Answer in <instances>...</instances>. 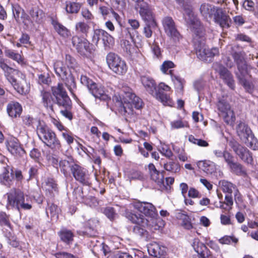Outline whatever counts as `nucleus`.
Returning a JSON list of instances; mask_svg holds the SVG:
<instances>
[{"mask_svg": "<svg viewBox=\"0 0 258 258\" xmlns=\"http://www.w3.org/2000/svg\"><path fill=\"white\" fill-rule=\"evenodd\" d=\"M133 206L144 214L148 219L140 214H134L128 211L125 212V216L132 223L136 224L143 227H153L154 224L158 221V222L163 225V221L161 220H157L154 218L156 216L155 207L150 203L135 202L132 204Z\"/></svg>", "mask_w": 258, "mask_h": 258, "instance_id": "f257e3e1", "label": "nucleus"}, {"mask_svg": "<svg viewBox=\"0 0 258 258\" xmlns=\"http://www.w3.org/2000/svg\"><path fill=\"white\" fill-rule=\"evenodd\" d=\"M205 31L202 28L197 32L193 38V43L197 57L201 60L210 62L211 59L219 54V50L216 48L210 49L205 43Z\"/></svg>", "mask_w": 258, "mask_h": 258, "instance_id": "f03ea898", "label": "nucleus"}, {"mask_svg": "<svg viewBox=\"0 0 258 258\" xmlns=\"http://www.w3.org/2000/svg\"><path fill=\"white\" fill-rule=\"evenodd\" d=\"M53 69L56 75L64 83L70 93L74 98H76L75 91L77 89V84L74 76L60 60H56L53 63Z\"/></svg>", "mask_w": 258, "mask_h": 258, "instance_id": "7ed1b4c3", "label": "nucleus"}, {"mask_svg": "<svg viewBox=\"0 0 258 258\" xmlns=\"http://www.w3.org/2000/svg\"><path fill=\"white\" fill-rule=\"evenodd\" d=\"M37 134L39 138L47 146L52 149H59L61 144L55 133L44 124L40 122L37 127Z\"/></svg>", "mask_w": 258, "mask_h": 258, "instance_id": "20e7f679", "label": "nucleus"}, {"mask_svg": "<svg viewBox=\"0 0 258 258\" xmlns=\"http://www.w3.org/2000/svg\"><path fill=\"white\" fill-rule=\"evenodd\" d=\"M176 2L184 11L185 20L190 28L194 30L195 35H196L197 32L201 28L205 31L203 26L201 24V22L193 13L190 5L183 0H176Z\"/></svg>", "mask_w": 258, "mask_h": 258, "instance_id": "39448f33", "label": "nucleus"}, {"mask_svg": "<svg viewBox=\"0 0 258 258\" xmlns=\"http://www.w3.org/2000/svg\"><path fill=\"white\" fill-rule=\"evenodd\" d=\"M106 59L109 69L116 75L123 76L127 72V66L125 61L115 53L109 52Z\"/></svg>", "mask_w": 258, "mask_h": 258, "instance_id": "423d86ee", "label": "nucleus"}, {"mask_svg": "<svg viewBox=\"0 0 258 258\" xmlns=\"http://www.w3.org/2000/svg\"><path fill=\"white\" fill-rule=\"evenodd\" d=\"M80 81L83 85L87 87L91 93L96 98H98L103 101L110 100V97L105 93L104 88L96 84L87 76L82 75Z\"/></svg>", "mask_w": 258, "mask_h": 258, "instance_id": "0eeeda50", "label": "nucleus"}, {"mask_svg": "<svg viewBox=\"0 0 258 258\" xmlns=\"http://www.w3.org/2000/svg\"><path fill=\"white\" fill-rule=\"evenodd\" d=\"M8 206L16 208L19 210L20 208L24 210H30L32 208L30 204L25 203L24 194L20 190L14 189L7 194Z\"/></svg>", "mask_w": 258, "mask_h": 258, "instance_id": "6e6552de", "label": "nucleus"}, {"mask_svg": "<svg viewBox=\"0 0 258 258\" xmlns=\"http://www.w3.org/2000/svg\"><path fill=\"white\" fill-rule=\"evenodd\" d=\"M51 91L55 97V102L58 106L67 109L71 107L72 101L62 83H59L56 86L52 87Z\"/></svg>", "mask_w": 258, "mask_h": 258, "instance_id": "1a4fd4ad", "label": "nucleus"}, {"mask_svg": "<svg viewBox=\"0 0 258 258\" xmlns=\"http://www.w3.org/2000/svg\"><path fill=\"white\" fill-rule=\"evenodd\" d=\"M230 55L236 64L238 72L237 73L243 74H249L251 70L254 68L250 64L246 63L245 59V53L243 51H237L234 47H231Z\"/></svg>", "mask_w": 258, "mask_h": 258, "instance_id": "9d476101", "label": "nucleus"}, {"mask_svg": "<svg viewBox=\"0 0 258 258\" xmlns=\"http://www.w3.org/2000/svg\"><path fill=\"white\" fill-rule=\"evenodd\" d=\"M220 115L228 124H232L235 121V117L230 106L224 97L220 98L217 104Z\"/></svg>", "mask_w": 258, "mask_h": 258, "instance_id": "9b49d317", "label": "nucleus"}, {"mask_svg": "<svg viewBox=\"0 0 258 258\" xmlns=\"http://www.w3.org/2000/svg\"><path fill=\"white\" fill-rule=\"evenodd\" d=\"M165 33L175 43L179 42L182 37L176 29L175 24L170 17H165L162 21Z\"/></svg>", "mask_w": 258, "mask_h": 258, "instance_id": "f8f14e48", "label": "nucleus"}, {"mask_svg": "<svg viewBox=\"0 0 258 258\" xmlns=\"http://www.w3.org/2000/svg\"><path fill=\"white\" fill-rule=\"evenodd\" d=\"M229 145L235 153L244 162L248 164L252 162L251 154L246 148L243 147L234 140L230 141L229 142Z\"/></svg>", "mask_w": 258, "mask_h": 258, "instance_id": "ddd939ff", "label": "nucleus"}, {"mask_svg": "<svg viewBox=\"0 0 258 258\" xmlns=\"http://www.w3.org/2000/svg\"><path fill=\"white\" fill-rule=\"evenodd\" d=\"M71 173L75 180L82 184L88 185L91 183L89 171L78 164H76Z\"/></svg>", "mask_w": 258, "mask_h": 258, "instance_id": "4468645a", "label": "nucleus"}, {"mask_svg": "<svg viewBox=\"0 0 258 258\" xmlns=\"http://www.w3.org/2000/svg\"><path fill=\"white\" fill-rule=\"evenodd\" d=\"M73 45L77 52L82 55H87L91 52V44L85 38H81L77 35L72 38Z\"/></svg>", "mask_w": 258, "mask_h": 258, "instance_id": "2eb2a0df", "label": "nucleus"}, {"mask_svg": "<svg viewBox=\"0 0 258 258\" xmlns=\"http://www.w3.org/2000/svg\"><path fill=\"white\" fill-rule=\"evenodd\" d=\"M100 40L102 41L106 49L110 48L114 42L113 38L106 31L102 29H96L94 31L92 41L97 44Z\"/></svg>", "mask_w": 258, "mask_h": 258, "instance_id": "dca6fc26", "label": "nucleus"}, {"mask_svg": "<svg viewBox=\"0 0 258 258\" xmlns=\"http://www.w3.org/2000/svg\"><path fill=\"white\" fill-rule=\"evenodd\" d=\"M218 73L220 78L231 90H234L235 83L232 74L226 68L222 65H219Z\"/></svg>", "mask_w": 258, "mask_h": 258, "instance_id": "f3484780", "label": "nucleus"}, {"mask_svg": "<svg viewBox=\"0 0 258 258\" xmlns=\"http://www.w3.org/2000/svg\"><path fill=\"white\" fill-rule=\"evenodd\" d=\"M170 87L163 83L159 84L158 90H156L154 97L165 105H171L172 101L169 95L163 91H169Z\"/></svg>", "mask_w": 258, "mask_h": 258, "instance_id": "a211bd4d", "label": "nucleus"}, {"mask_svg": "<svg viewBox=\"0 0 258 258\" xmlns=\"http://www.w3.org/2000/svg\"><path fill=\"white\" fill-rule=\"evenodd\" d=\"M215 22L222 28H228L230 26V18L227 15L221 8H218L213 16Z\"/></svg>", "mask_w": 258, "mask_h": 258, "instance_id": "6ab92c4d", "label": "nucleus"}, {"mask_svg": "<svg viewBox=\"0 0 258 258\" xmlns=\"http://www.w3.org/2000/svg\"><path fill=\"white\" fill-rule=\"evenodd\" d=\"M138 11L145 24L157 23L155 15L149 4L139 9Z\"/></svg>", "mask_w": 258, "mask_h": 258, "instance_id": "aec40b11", "label": "nucleus"}, {"mask_svg": "<svg viewBox=\"0 0 258 258\" xmlns=\"http://www.w3.org/2000/svg\"><path fill=\"white\" fill-rule=\"evenodd\" d=\"M76 164L77 163L75 162L72 156H68L66 159L60 160L59 162V166L61 172L64 176H68L69 173V169L71 172Z\"/></svg>", "mask_w": 258, "mask_h": 258, "instance_id": "412c9836", "label": "nucleus"}, {"mask_svg": "<svg viewBox=\"0 0 258 258\" xmlns=\"http://www.w3.org/2000/svg\"><path fill=\"white\" fill-rule=\"evenodd\" d=\"M149 254L153 256L160 257L166 254V248L161 246L159 243H150L147 245Z\"/></svg>", "mask_w": 258, "mask_h": 258, "instance_id": "4be33fe9", "label": "nucleus"}, {"mask_svg": "<svg viewBox=\"0 0 258 258\" xmlns=\"http://www.w3.org/2000/svg\"><path fill=\"white\" fill-rule=\"evenodd\" d=\"M21 105L16 101H11L7 106V111L8 115L12 118L19 117L22 112Z\"/></svg>", "mask_w": 258, "mask_h": 258, "instance_id": "5701e85b", "label": "nucleus"}, {"mask_svg": "<svg viewBox=\"0 0 258 258\" xmlns=\"http://www.w3.org/2000/svg\"><path fill=\"white\" fill-rule=\"evenodd\" d=\"M150 177L152 180L156 182L158 185H164V174L158 171L155 165L150 163L148 165Z\"/></svg>", "mask_w": 258, "mask_h": 258, "instance_id": "b1692460", "label": "nucleus"}, {"mask_svg": "<svg viewBox=\"0 0 258 258\" xmlns=\"http://www.w3.org/2000/svg\"><path fill=\"white\" fill-rule=\"evenodd\" d=\"M141 81L146 91L154 97L156 89L154 80L150 77L143 76L141 77Z\"/></svg>", "mask_w": 258, "mask_h": 258, "instance_id": "393cba45", "label": "nucleus"}, {"mask_svg": "<svg viewBox=\"0 0 258 258\" xmlns=\"http://www.w3.org/2000/svg\"><path fill=\"white\" fill-rule=\"evenodd\" d=\"M218 9V7L209 4L204 3L201 5L200 11L202 16L208 19L213 17Z\"/></svg>", "mask_w": 258, "mask_h": 258, "instance_id": "a878e982", "label": "nucleus"}, {"mask_svg": "<svg viewBox=\"0 0 258 258\" xmlns=\"http://www.w3.org/2000/svg\"><path fill=\"white\" fill-rule=\"evenodd\" d=\"M219 186L223 192L227 193L228 194H232L233 191H234V196L235 197L237 196V194L238 192V190L236 186L226 180L219 181Z\"/></svg>", "mask_w": 258, "mask_h": 258, "instance_id": "bb28decb", "label": "nucleus"}, {"mask_svg": "<svg viewBox=\"0 0 258 258\" xmlns=\"http://www.w3.org/2000/svg\"><path fill=\"white\" fill-rule=\"evenodd\" d=\"M236 130L237 135L242 142L245 140V138L252 133L248 125L243 122H240L236 125Z\"/></svg>", "mask_w": 258, "mask_h": 258, "instance_id": "cd10ccee", "label": "nucleus"}, {"mask_svg": "<svg viewBox=\"0 0 258 258\" xmlns=\"http://www.w3.org/2000/svg\"><path fill=\"white\" fill-rule=\"evenodd\" d=\"M29 14L31 17V21H32V25H33V22L38 24L42 23L43 19L45 18V14L42 10L38 7L31 9L29 11Z\"/></svg>", "mask_w": 258, "mask_h": 258, "instance_id": "c85d7f7f", "label": "nucleus"}, {"mask_svg": "<svg viewBox=\"0 0 258 258\" xmlns=\"http://www.w3.org/2000/svg\"><path fill=\"white\" fill-rule=\"evenodd\" d=\"M51 24L57 34L61 37L67 38L71 36L70 31L57 21L52 20Z\"/></svg>", "mask_w": 258, "mask_h": 258, "instance_id": "c756f323", "label": "nucleus"}, {"mask_svg": "<svg viewBox=\"0 0 258 258\" xmlns=\"http://www.w3.org/2000/svg\"><path fill=\"white\" fill-rule=\"evenodd\" d=\"M40 96L42 100L41 102L43 106L46 108L49 109L52 111H53V104L54 101L51 93L49 92L42 90L40 92Z\"/></svg>", "mask_w": 258, "mask_h": 258, "instance_id": "7c9ffc66", "label": "nucleus"}, {"mask_svg": "<svg viewBox=\"0 0 258 258\" xmlns=\"http://www.w3.org/2000/svg\"><path fill=\"white\" fill-rule=\"evenodd\" d=\"M198 166L207 174H212L216 170V165L209 160L201 161L198 162Z\"/></svg>", "mask_w": 258, "mask_h": 258, "instance_id": "2f4dec72", "label": "nucleus"}, {"mask_svg": "<svg viewBox=\"0 0 258 258\" xmlns=\"http://www.w3.org/2000/svg\"><path fill=\"white\" fill-rule=\"evenodd\" d=\"M7 147L9 152L13 155L19 154L22 150L18 140L16 138H12L8 141Z\"/></svg>", "mask_w": 258, "mask_h": 258, "instance_id": "473e14b6", "label": "nucleus"}, {"mask_svg": "<svg viewBox=\"0 0 258 258\" xmlns=\"http://www.w3.org/2000/svg\"><path fill=\"white\" fill-rule=\"evenodd\" d=\"M192 246L201 258H206L209 255V250L204 243H192Z\"/></svg>", "mask_w": 258, "mask_h": 258, "instance_id": "72a5a7b5", "label": "nucleus"}, {"mask_svg": "<svg viewBox=\"0 0 258 258\" xmlns=\"http://www.w3.org/2000/svg\"><path fill=\"white\" fill-rule=\"evenodd\" d=\"M124 98H127L131 102L133 106L137 109H140L143 107V102L141 98L137 96L135 94L131 92L125 93Z\"/></svg>", "mask_w": 258, "mask_h": 258, "instance_id": "f704fd0d", "label": "nucleus"}, {"mask_svg": "<svg viewBox=\"0 0 258 258\" xmlns=\"http://www.w3.org/2000/svg\"><path fill=\"white\" fill-rule=\"evenodd\" d=\"M124 99L125 100L123 103L121 101H119L120 105V111L121 113H123L124 115H125L126 114L133 115L134 114L133 105L127 98H124Z\"/></svg>", "mask_w": 258, "mask_h": 258, "instance_id": "c9c22d12", "label": "nucleus"}, {"mask_svg": "<svg viewBox=\"0 0 258 258\" xmlns=\"http://www.w3.org/2000/svg\"><path fill=\"white\" fill-rule=\"evenodd\" d=\"M249 74H250L242 75L239 73H235L239 84L244 87L247 92L252 93L253 90V86L245 78L246 75H249Z\"/></svg>", "mask_w": 258, "mask_h": 258, "instance_id": "e433bc0d", "label": "nucleus"}, {"mask_svg": "<svg viewBox=\"0 0 258 258\" xmlns=\"http://www.w3.org/2000/svg\"><path fill=\"white\" fill-rule=\"evenodd\" d=\"M14 176L11 173L9 172V170L5 168L3 173L0 175V180L1 182L6 186H10L13 183Z\"/></svg>", "mask_w": 258, "mask_h": 258, "instance_id": "4c0bfd02", "label": "nucleus"}, {"mask_svg": "<svg viewBox=\"0 0 258 258\" xmlns=\"http://www.w3.org/2000/svg\"><path fill=\"white\" fill-rule=\"evenodd\" d=\"M81 5L78 3L67 2L65 5V10L68 14H77L81 8Z\"/></svg>", "mask_w": 258, "mask_h": 258, "instance_id": "58836bf2", "label": "nucleus"}, {"mask_svg": "<svg viewBox=\"0 0 258 258\" xmlns=\"http://www.w3.org/2000/svg\"><path fill=\"white\" fill-rule=\"evenodd\" d=\"M242 142L253 150H258V141L252 133L245 138V140H243Z\"/></svg>", "mask_w": 258, "mask_h": 258, "instance_id": "ea45409f", "label": "nucleus"}, {"mask_svg": "<svg viewBox=\"0 0 258 258\" xmlns=\"http://www.w3.org/2000/svg\"><path fill=\"white\" fill-rule=\"evenodd\" d=\"M176 218L182 220L181 225L187 229L192 228V225L190 221L189 217L185 214L178 212L176 214Z\"/></svg>", "mask_w": 258, "mask_h": 258, "instance_id": "a19ab883", "label": "nucleus"}, {"mask_svg": "<svg viewBox=\"0 0 258 258\" xmlns=\"http://www.w3.org/2000/svg\"><path fill=\"white\" fill-rule=\"evenodd\" d=\"M90 26L84 22H79L76 24L75 30L78 34L86 36L89 31Z\"/></svg>", "mask_w": 258, "mask_h": 258, "instance_id": "79ce46f5", "label": "nucleus"}, {"mask_svg": "<svg viewBox=\"0 0 258 258\" xmlns=\"http://www.w3.org/2000/svg\"><path fill=\"white\" fill-rule=\"evenodd\" d=\"M61 240L64 242H70L73 240L74 235L72 231L67 229H62L58 233Z\"/></svg>", "mask_w": 258, "mask_h": 258, "instance_id": "37998d69", "label": "nucleus"}, {"mask_svg": "<svg viewBox=\"0 0 258 258\" xmlns=\"http://www.w3.org/2000/svg\"><path fill=\"white\" fill-rule=\"evenodd\" d=\"M0 68L4 71L5 76L7 77L8 76L17 74L18 71L8 66L3 59H0Z\"/></svg>", "mask_w": 258, "mask_h": 258, "instance_id": "c03bdc74", "label": "nucleus"}, {"mask_svg": "<svg viewBox=\"0 0 258 258\" xmlns=\"http://www.w3.org/2000/svg\"><path fill=\"white\" fill-rule=\"evenodd\" d=\"M157 26V23L145 24L143 32L147 38H150L152 36L153 31Z\"/></svg>", "mask_w": 258, "mask_h": 258, "instance_id": "a18cd8bd", "label": "nucleus"}, {"mask_svg": "<svg viewBox=\"0 0 258 258\" xmlns=\"http://www.w3.org/2000/svg\"><path fill=\"white\" fill-rule=\"evenodd\" d=\"M164 168L167 171L173 173H177L180 170L179 164L173 161H170L165 163L164 164Z\"/></svg>", "mask_w": 258, "mask_h": 258, "instance_id": "49530a36", "label": "nucleus"}, {"mask_svg": "<svg viewBox=\"0 0 258 258\" xmlns=\"http://www.w3.org/2000/svg\"><path fill=\"white\" fill-rule=\"evenodd\" d=\"M44 186L45 189L49 192H52L53 190L55 191L57 189V184L52 178L46 179L44 181Z\"/></svg>", "mask_w": 258, "mask_h": 258, "instance_id": "de8ad7c7", "label": "nucleus"}, {"mask_svg": "<svg viewBox=\"0 0 258 258\" xmlns=\"http://www.w3.org/2000/svg\"><path fill=\"white\" fill-rule=\"evenodd\" d=\"M73 196L76 198V199L81 203L84 202V200L86 197L84 195L83 188L80 186H78L76 187L73 191Z\"/></svg>", "mask_w": 258, "mask_h": 258, "instance_id": "09e8293b", "label": "nucleus"}, {"mask_svg": "<svg viewBox=\"0 0 258 258\" xmlns=\"http://www.w3.org/2000/svg\"><path fill=\"white\" fill-rule=\"evenodd\" d=\"M102 212L111 221H113L116 215L115 210L112 207H106L101 209Z\"/></svg>", "mask_w": 258, "mask_h": 258, "instance_id": "8fccbe9b", "label": "nucleus"}, {"mask_svg": "<svg viewBox=\"0 0 258 258\" xmlns=\"http://www.w3.org/2000/svg\"><path fill=\"white\" fill-rule=\"evenodd\" d=\"M5 54L6 56L13 59L19 63L22 60L21 55L18 53L15 52L11 49L6 50Z\"/></svg>", "mask_w": 258, "mask_h": 258, "instance_id": "3c124183", "label": "nucleus"}, {"mask_svg": "<svg viewBox=\"0 0 258 258\" xmlns=\"http://www.w3.org/2000/svg\"><path fill=\"white\" fill-rule=\"evenodd\" d=\"M229 166L232 171L237 175H240L244 173L242 166L237 162H234L233 161Z\"/></svg>", "mask_w": 258, "mask_h": 258, "instance_id": "603ef678", "label": "nucleus"}, {"mask_svg": "<svg viewBox=\"0 0 258 258\" xmlns=\"http://www.w3.org/2000/svg\"><path fill=\"white\" fill-rule=\"evenodd\" d=\"M14 75L8 76L6 78L9 82L14 86L15 89H16L19 93H24L25 92L24 89L22 88H20L19 86L17 83V79L14 77Z\"/></svg>", "mask_w": 258, "mask_h": 258, "instance_id": "864d4df0", "label": "nucleus"}, {"mask_svg": "<svg viewBox=\"0 0 258 258\" xmlns=\"http://www.w3.org/2000/svg\"><path fill=\"white\" fill-rule=\"evenodd\" d=\"M13 13L17 22L20 21V17L22 16L24 10L18 5H15L13 7Z\"/></svg>", "mask_w": 258, "mask_h": 258, "instance_id": "5fc2aeb1", "label": "nucleus"}, {"mask_svg": "<svg viewBox=\"0 0 258 258\" xmlns=\"http://www.w3.org/2000/svg\"><path fill=\"white\" fill-rule=\"evenodd\" d=\"M65 61L68 68H75L77 66L76 59L69 54L66 55Z\"/></svg>", "mask_w": 258, "mask_h": 258, "instance_id": "6e6d98bb", "label": "nucleus"}, {"mask_svg": "<svg viewBox=\"0 0 258 258\" xmlns=\"http://www.w3.org/2000/svg\"><path fill=\"white\" fill-rule=\"evenodd\" d=\"M128 177L130 180H141L143 178V175L142 173L140 171L135 170H132L130 171Z\"/></svg>", "mask_w": 258, "mask_h": 258, "instance_id": "4d7b16f0", "label": "nucleus"}, {"mask_svg": "<svg viewBox=\"0 0 258 258\" xmlns=\"http://www.w3.org/2000/svg\"><path fill=\"white\" fill-rule=\"evenodd\" d=\"M83 203L90 207L96 206L98 204L97 199L92 196H88L85 197Z\"/></svg>", "mask_w": 258, "mask_h": 258, "instance_id": "13d9d810", "label": "nucleus"}, {"mask_svg": "<svg viewBox=\"0 0 258 258\" xmlns=\"http://www.w3.org/2000/svg\"><path fill=\"white\" fill-rule=\"evenodd\" d=\"M174 64L171 61H165L161 67V70L164 74H169L168 70L174 68Z\"/></svg>", "mask_w": 258, "mask_h": 258, "instance_id": "bf43d9fd", "label": "nucleus"}, {"mask_svg": "<svg viewBox=\"0 0 258 258\" xmlns=\"http://www.w3.org/2000/svg\"><path fill=\"white\" fill-rule=\"evenodd\" d=\"M12 174L14 176V178L19 182H21L22 180L24 179V176L22 174V172L21 170L16 169H12Z\"/></svg>", "mask_w": 258, "mask_h": 258, "instance_id": "052dcab7", "label": "nucleus"}, {"mask_svg": "<svg viewBox=\"0 0 258 258\" xmlns=\"http://www.w3.org/2000/svg\"><path fill=\"white\" fill-rule=\"evenodd\" d=\"M112 8H108L106 6H100L99 8V11L100 13L102 15L104 19H106V18L109 16L111 12L112 11Z\"/></svg>", "mask_w": 258, "mask_h": 258, "instance_id": "680f3d73", "label": "nucleus"}, {"mask_svg": "<svg viewBox=\"0 0 258 258\" xmlns=\"http://www.w3.org/2000/svg\"><path fill=\"white\" fill-rule=\"evenodd\" d=\"M47 159L49 161V162L52 164V165L56 168H58V166H59L58 159L57 157L54 155H49L47 156Z\"/></svg>", "mask_w": 258, "mask_h": 258, "instance_id": "e2e57ef3", "label": "nucleus"}, {"mask_svg": "<svg viewBox=\"0 0 258 258\" xmlns=\"http://www.w3.org/2000/svg\"><path fill=\"white\" fill-rule=\"evenodd\" d=\"M21 20L24 25L27 26L32 25V21H31V17L28 15L25 11L23 12L22 16L20 17V21Z\"/></svg>", "mask_w": 258, "mask_h": 258, "instance_id": "0e129e2a", "label": "nucleus"}, {"mask_svg": "<svg viewBox=\"0 0 258 258\" xmlns=\"http://www.w3.org/2000/svg\"><path fill=\"white\" fill-rule=\"evenodd\" d=\"M82 17L87 21L92 20L93 18V15L91 12L87 8H83L81 11Z\"/></svg>", "mask_w": 258, "mask_h": 258, "instance_id": "69168bd1", "label": "nucleus"}, {"mask_svg": "<svg viewBox=\"0 0 258 258\" xmlns=\"http://www.w3.org/2000/svg\"><path fill=\"white\" fill-rule=\"evenodd\" d=\"M171 125L172 128H179L184 127H188L187 123L182 122L180 120L173 121L171 122Z\"/></svg>", "mask_w": 258, "mask_h": 258, "instance_id": "338daca9", "label": "nucleus"}, {"mask_svg": "<svg viewBox=\"0 0 258 258\" xmlns=\"http://www.w3.org/2000/svg\"><path fill=\"white\" fill-rule=\"evenodd\" d=\"M169 74L170 75L171 79L174 83L177 85L178 87L182 88V84L181 82V79L178 76H175L173 74V71L169 70Z\"/></svg>", "mask_w": 258, "mask_h": 258, "instance_id": "774afa93", "label": "nucleus"}]
</instances>
